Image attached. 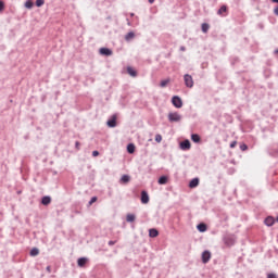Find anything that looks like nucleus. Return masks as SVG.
I'll use <instances>...</instances> for the list:
<instances>
[{
  "mask_svg": "<svg viewBox=\"0 0 278 278\" xmlns=\"http://www.w3.org/2000/svg\"><path fill=\"white\" fill-rule=\"evenodd\" d=\"M92 203H97V197H92L89 201V205H92Z\"/></svg>",
  "mask_w": 278,
  "mask_h": 278,
  "instance_id": "2f4dec72",
  "label": "nucleus"
},
{
  "mask_svg": "<svg viewBox=\"0 0 278 278\" xmlns=\"http://www.w3.org/2000/svg\"><path fill=\"white\" fill-rule=\"evenodd\" d=\"M116 244V241H109V247H114Z\"/></svg>",
  "mask_w": 278,
  "mask_h": 278,
  "instance_id": "c9c22d12",
  "label": "nucleus"
},
{
  "mask_svg": "<svg viewBox=\"0 0 278 278\" xmlns=\"http://www.w3.org/2000/svg\"><path fill=\"white\" fill-rule=\"evenodd\" d=\"M141 203H143V205L149 203V193L147 191H141Z\"/></svg>",
  "mask_w": 278,
  "mask_h": 278,
  "instance_id": "39448f33",
  "label": "nucleus"
},
{
  "mask_svg": "<svg viewBox=\"0 0 278 278\" xmlns=\"http://www.w3.org/2000/svg\"><path fill=\"white\" fill-rule=\"evenodd\" d=\"M190 140H185L180 143V149H182V151H188L190 150Z\"/></svg>",
  "mask_w": 278,
  "mask_h": 278,
  "instance_id": "0eeeda50",
  "label": "nucleus"
},
{
  "mask_svg": "<svg viewBox=\"0 0 278 278\" xmlns=\"http://www.w3.org/2000/svg\"><path fill=\"white\" fill-rule=\"evenodd\" d=\"M225 12H227V5L220 7V9L217 11V14L223 15Z\"/></svg>",
  "mask_w": 278,
  "mask_h": 278,
  "instance_id": "bb28decb",
  "label": "nucleus"
},
{
  "mask_svg": "<svg viewBox=\"0 0 278 278\" xmlns=\"http://www.w3.org/2000/svg\"><path fill=\"white\" fill-rule=\"evenodd\" d=\"M108 127H116V115H113L106 123Z\"/></svg>",
  "mask_w": 278,
  "mask_h": 278,
  "instance_id": "f8f14e48",
  "label": "nucleus"
},
{
  "mask_svg": "<svg viewBox=\"0 0 278 278\" xmlns=\"http://www.w3.org/2000/svg\"><path fill=\"white\" fill-rule=\"evenodd\" d=\"M75 147L76 149H79V141H76Z\"/></svg>",
  "mask_w": 278,
  "mask_h": 278,
  "instance_id": "4c0bfd02",
  "label": "nucleus"
},
{
  "mask_svg": "<svg viewBox=\"0 0 278 278\" xmlns=\"http://www.w3.org/2000/svg\"><path fill=\"white\" fill-rule=\"evenodd\" d=\"M41 203H42V205H49V204L51 203V197L45 195V197L41 199Z\"/></svg>",
  "mask_w": 278,
  "mask_h": 278,
  "instance_id": "2eb2a0df",
  "label": "nucleus"
},
{
  "mask_svg": "<svg viewBox=\"0 0 278 278\" xmlns=\"http://www.w3.org/2000/svg\"><path fill=\"white\" fill-rule=\"evenodd\" d=\"M240 149H241V151H247L249 149V146H247V143H242L240 146Z\"/></svg>",
  "mask_w": 278,
  "mask_h": 278,
  "instance_id": "c85d7f7f",
  "label": "nucleus"
},
{
  "mask_svg": "<svg viewBox=\"0 0 278 278\" xmlns=\"http://www.w3.org/2000/svg\"><path fill=\"white\" fill-rule=\"evenodd\" d=\"M159 184H160V186H164V185L168 184V177H166V176L160 177Z\"/></svg>",
  "mask_w": 278,
  "mask_h": 278,
  "instance_id": "a211bd4d",
  "label": "nucleus"
},
{
  "mask_svg": "<svg viewBox=\"0 0 278 278\" xmlns=\"http://www.w3.org/2000/svg\"><path fill=\"white\" fill-rule=\"evenodd\" d=\"M39 254H40V250H38V248H33L30 250L31 257H36V255H39Z\"/></svg>",
  "mask_w": 278,
  "mask_h": 278,
  "instance_id": "4be33fe9",
  "label": "nucleus"
},
{
  "mask_svg": "<svg viewBox=\"0 0 278 278\" xmlns=\"http://www.w3.org/2000/svg\"><path fill=\"white\" fill-rule=\"evenodd\" d=\"M226 247H233L236 244V240L231 237H227L224 240Z\"/></svg>",
  "mask_w": 278,
  "mask_h": 278,
  "instance_id": "6e6552de",
  "label": "nucleus"
},
{
  "mask_svg": "<svg viewBox=\"0 0 278 278\" xmlns=\"http://www.w3.org/2000/svg\"><path fill=\"white\" fill-rule=\"evenodd\" d=\"M210 260H212V253L210 251H204L202 253V262H203V264H207V262H210Z\"/></svg>",
  "mask_w": 278,
  "mask_h": 278,
  "instance_id": "20e7f679",
  "label": "nucleus"
},
{
  "mask_svg": "<svg viewBox=\"0 0 278 278\" xmlns=\"http://www.w3.org/2000/svg\"><path fill=\"white\" fill-rule=\"evenodd\" d=\"M184 79L187 88H192L194 86V79H192V76H190L189 74H186L184 76Z\"/></svg>",
  "mask_w": 278,
  "mask_h": 278,
  "instance_id": "7ed1b4c3",
  "label": "nucleus"
},
{
  "mask_svg": "<svg viewBox=\"0 0 278 278\" xmlns=\"http://www.w3.org/2000/svg\"><path fill=\"white\" fill-rule=\"evenodd\" d=\"M197 228H198V230H199L201 233L207 231V225H205V224H199V225L197 226Z\"/></svg>",
  "mask_w": 278,
  "mask_h": 278,
  "instance_id": "dca6fc26",
  "label": "nucleus"
},
{
  "mask_svg": "<svg viewBox=\"0 0 278 278\" xmlns=\"http://www.w3.org/2000/svg\"><path fill=\"white\" fill-rule=\"evenodd\" d=\"M273 1V3H278V0H271Z\"/></svg>",
  "mask_w": 278,
  "mask_h": 278,
  "instance_id": "79ce46f5",
  "label": "nucleus"
},
{
  "mask_svg": "<svg viewBox=\"0 0 278 278\" xmlns=\"http://www.w3.org/2000/svg\"><path fill=\"white\" fill-rule=\"evenodd\" d=\"M267 278H277V275H275V274H268V275H267Z\"/></svg>",
  "mask_w": 278,
  "mask_h": 278,
  "instance_id": "f704fd0d",
  "label": "nucleus"
},
{
  "mask_svg": "<svg viewBox=\"0 0 278 278\" xmlns=\"http://www.w3.org/2000/svg\"><path fill=\"white\" fill-rule=\"evenodd\" d=\"M131 181V177L129 175H123L121 178V184H129Z\"/></svg>",
  "mask_w": 278,
  "mask_h": 278,
  "instance_id": "4468645a",
  "label": "nucleus"
},
{
  "mask_svg": "<svg viewBox=\"0 0 278 278\" xmlns=\"http://www.w3.org/2000/svg\"><path fill=\"white\" fill-rule=\"evenodd\" d=\"M87 263H88V258L87 257H80L77 261V265L79 266V268H84V266H86Z\"/></svg>",
  "mask_w": 278,
  "mask_h": 278,
  "instance_id": "9d476101",
  "label": "nucleus"
},
{
  "mask_svg": "<svg viewBox=\"0 0 278 278\" xmlns=\"http://www.w3.org/2000/svg\"><path fill=\"white\" fill-rule=\"evenodd\" d=\"M126 220H127V223H134V222L136 220V215H134V214H128V215L126 216Z\"/></svg>",
  "mask_w": 278,
  "mask_h": 278,
  "instance_id": "5701e85b",
  "label": "nucleus"
},
{
  "mask_svg": "<svg viewBox=\"0 0 278 278\" xmlns=\"http://www.w3.org/2000/svg\"><path fill=\"white\" fill-rule=\"evenodd\" d=\"M265 225L267 227H273L275 225V217L268 216L267 218H265Z\"/></svg>",
  "mask_w": 278,
  "mask_h": 278,
  "instance_id": "1a4fd4ad",
  "label": "nucleus"
},
{
  "mask_svg": "<svg viewBox=\"0 0 278 278\" xmlns=\"http://www.w3.org/2000/svg\"><path fill=\"white\" fill-rule=\"evenodd\" d=\"M25 8H27V10H31L34 8V2H31V0H27L25 2Z\"/></svg>",
  "mask_w": 278,
  "mask_h": 278,
  "instance_id": "393cba45",
  "label": "nucleus"
},
{
  "mask_svg": "<svg viewBox=\"0 0 278 278\" xmlns=\"http://www.w3.org/2000/svg\"><path fill=\"white\" fill-rule=\"evenodd\" d=\"M277 223H278V217L276 218Z\"/></svg>",
  "mask_w": 278,
  "mask_h": 278,
  "instance_id": "c03bdc74",
  "label": "nucleus"
},
{
  "mask_svg": "<svg viewBox=\"0 0 278 278\" xmlns=\"http://www.w3.org/2000/svg\"><path fill=\"white\" fill-rule=\"evenodd\" d=\"M134 38H136V34H134V31L126 34V36H125V40L127 42H129V40H134Z\"/></svg>",
  "mask_w": 278,
  "mask_h": 278,
  "instance_id": "f3484780",
  "label": "nucleus"
},
{
  "mask_svg": "<svg viewBox=\"0 0 278 278\" xmlns=\"http://www.w3.org/2000/svg\"><path fill=\"white\" fill-rule=\"evenodd\" d=\"M127 73L130 75V77H138V72H136V70H134L131 66L127 67Z\"/></svg>",
  "mask_w": 278,
  "mask_h": 278,
  "instance_id": "9b49d317",
  "label": "nucleus"
},
{
  "mask_svg": "<svg viewBox=\"0 0 278 278\" xmlns=\"http://www.w3.org/2000/svg\"><path fill=\"white\" fill-rule=\"evenodd\" d=\"M37 8H42L45 5V0H36Z\"/></svg>",
  "mask_w": 278,
  "mask_h": 278,
  "instance_id": "cd10ccee",
  "label": "nucleus"
},
{
  "mask_svg": "<svg viewBox=\"0 0 278 278\" xmlns=\"http://www.w3.org/2000/svg\"><path fill=\"white\" fill-rule=\"evenodd\" d=\"M98 155H99V151L96 150V151L92 152L93 157H98Z\"/></svg>",
  "mask_w": 278,
  "mask_h": 278,
  "instance_id": "72a5a7b5",
  "label": "nucleus"
},
{
  "mask_svg": "<svg viewBox=\"0 0 278 278\" xmlns=\"http://www.w3.org/2000/svg\"><path fill=\"white\" fill-rule=\"evenodd\" d=\"M127 152L128 153H135L136 152V146L134 143H129L127 146Z\"/></svg>",
  "mask_w": 278,
  "mask_h": 278,
  "instance_id": "412c9836",
  "label": "nucleus"
},
{
  "mask_svg": "<svg viewBox=\"0 0 278 278\" xmlns=\"http://www.w3.org/2000/svg\"><path fill=\"white\" fill-rule=\"evenodd\" d=\"M180 51H186V47H180Z\"/></svg>",
  "mask_w": 278,
  "mask_h": 278,
  "instance_id": "ea45409f",
  "label": "nucleus"
},
{
  "mask_svg": "<svg viewBox=\"0 0 278 278\" xmlns=\"http://www.w3.org/2000/svg\"><path fill=\"white\" fill-rule=\"evenodd\" d=\"M274 14H275L276 16H278V7H276V8L274 9Z\"/></svg>",
  "mask_w": 278,
  "mask_h": 278,
  "instance_id": "e433bc0d",
  "label": "nucleus"
},
{
  "mask_svg": "<svg viewBox=\"0 0 278 278\" xmlns=\"http://www.w3.org/2000/svg\"><path fill=\"white\" fill-rule=\"evenodd\" d=\"M168 121L169 123H179V121H181V115H179V113H169Z\"/></svg>",
  "mask_w": 278,
  "mask_h": 278,
  "instance_id": "f03ea898",
  "label": "nucleus"
},
{
  "mask_svg": "<svg viewBox=\"0 0 278 278\" xmlns=\"http://www.w3.org/2000/svg\"><path fill=\"white\" fill-rule=\"evenodd\" d=\"M172 103L174 108H177V109L184 108V101H181V98H179L178 96H174L172 98Z\"/></svg>",
  "mask_w": 278,
  "mask_h": 278,
  "instance_id": "f257e3e1",
  "label": "nucleus"
},
{
  "mask_svg": "<svg viewBox=\"0 0 278 278\" xmlns=\"http://www.w3.org/2000/svg\"><path fill=\"white\" fill-rule=\"evenodd\" d=\"M197 186H199V178H193V179L189 182V187H190V188H197Z\"/></svg>",
  "mask_w": 278,
  "mask_h": 278,
  "instance_id": "6ab92c4d",
  "label": "nucleus"
},
{
  "mask_svg": "<svg viewBox=\"0 0 278 278\" xmlns=\"http://www.w3.org/2000/svg\"><path fill=\"white\" fill-rule=\"evenodd\" d=\"M149 236H150V238H157V236H160V232L157 231V229L151 228L149 230Z\"/></svg>",
  "mask_w": 278,
  "mask_h": 278,
  "instance_id": "ddd939ff",
  "label": "nucleus"
},
{
  "mask_svg": "<svg viewBox=\"0 0 278 278\" xmlns=\"http://www.w3.org/2000/svg\"><path fill=\"white\" fill-rule=\"evenodd\" d=\"M46 270H48V273H51V266H48Z\"/></svg>",
  "mask_w": 278,
  "mask_h": 278,
  "instance_id": "58836bf2",
  "label": "nucleus"
},
{
  "mask_svg": "<svg viewBox=\"0 0 278 278\" xmlns=\"http://www.w3.org/2000/svg\"><path fill=\"white\" fill-rule=\"evenodd\" d=\"M99 53H100V55L110 56V55H112L113 52L109 48H100Z\"/></svg>",
  "mask_w": 278,
  "mask_h": 278,
  "instance_id": "423d86ee",
  "label": "nucleus"
},
{
  "mask_svg": "<svg viewBox=\"0 0 278 278\" xmlns=\"http://www.w3.org/2000/svg\"><path fill=\"white\" fill-rule=\"evenodd\" d=\"M149 3H155V0H149Z\"/></svg>",
  "mask_w": 278,
  "mask_h": 278,
  "instance_id": "a19ab883",
  "label": "nucleus"
},
{
  "mask_svg": "<svg viewBox=\"0 0 278 278\" xmlns=\"http://www.w3.org/2000/svg\"><path fill=\"white\" fill-rule=\"evenodd\" d=\"M3 10H5V3L0 0V12H3Z\"/></svg>",
  "mask_w": 278,
  "mask_h": 278,
  "instance_id": "c756f323",
  "label": "nucleus"
},
{
  "mask_svg": "<svg viewBox=\"0 0 278 278\" xmlns=\"http://www.w3.org/2000/svg\"><path fill=\"white\" fill-rule=\"evenodd\" d=\"M168 84H170V79L169 78L162 80L161 81V88H166V86H168Z\"/></svg>",
  "mask_w": 278,
  "mask_h": 278,
  "instance_id": "a878e982",
  "label": "nucleus"
},
{
  "mask_svg": "<svg viewBox=\"0 0 278 278\" xmlns=\"http://www.w3.org/2000/svg\"><path fill=\"white\" fill-rule=\"evenodd\" d=\"M130 16H134V13H131Z\"/></svg>",
  "mask_w": 278,
  "mask_h": 278,
  "instance_id": "37998d69",
  "label": "nucleus"
},
{
  "mask_svg": "<svg viewBox=\"0 0 278 278\" xmlns=\"http://www.w3.org/2000/svg\"><path fill=\"white\" fill-rule=\"evenodd\" d=\"M155 142H162V135L155 136Z\"/></svg>",
  "mask_w": 278,
  "mask_h": 278,
  "instance_id": "7c9ffc66",
  "label": "nucleus"
},
{
  "mask_svg": "<svg viewBox=\"0 0 278 278\" xmlns=\"http://www.w3.org/2000/svg\"><path fill=\"white\" fill-rule=\"evenodd\" d=\"M191 140H192V142L199 143V142H201V136L193 134V135H191Z\"/></svg>",
  "mask_w": 278,
  "mask_h": 278,
  "instance_id": "aec40b11",
  "label": "nucleus"
},
{
  "mask_svg": "<svg viewBox=\"0 0 278 278\" xmlns=\"http://www.w3.org/2000/svg\"><path fill=\"white\" fill-rule=\"evenodd\" d=\"M238 144V141H232L230 143V149H236V146Z\"/></svg>",
  "mask_w": 278,
  "mask_h": 278,
  "instance_id": "473e14b6",
  "label": "nucleus"
},
{
  "mask_svg": "<svg viewBox=\"0 0 278 278\" xmlns=\"http://www.w3.org/2000/svg\"><path fill=\"white\" fill-rule=\"evenodd\" d=\"M202 31H203V34H207V31H210V24L203 23L202 24Z\"/></svg>",
  "mask_w": 278,
  "mask_h": 278,
  "instance_id": "b1692460",
  "label": "nucleus"
}]
</instances>
